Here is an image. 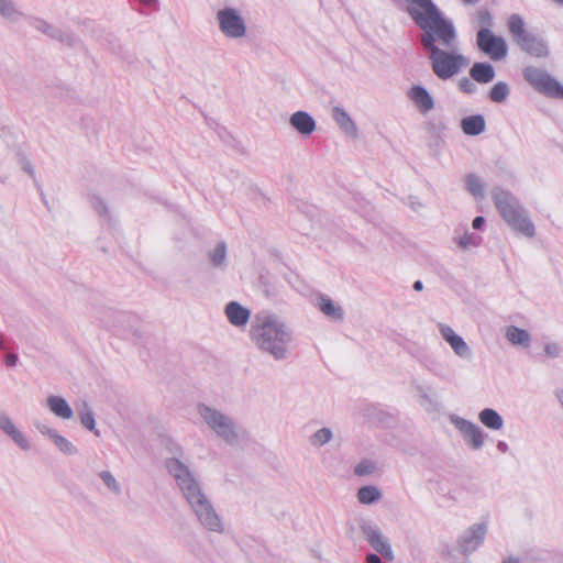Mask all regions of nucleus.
Instances as JSON below:
<instances>
[{"mask_svg":"<svg viewBox=\"0 0 563 563\" xmlns=\"http://www.w3.org/2000/svg\"><path fill=\"white\" fill-rule=\"evenodd\" d=\"M249 335L253 345L274 361L280 362L289 357L294 333L275 313L265 310L257 312L251 321Z\"/></svg>","mask_w":563,"mask_h":563,"instance_id":"f257e3e1","label":"nucleus"},{"mask_svg":"<svg viewBox=\"0 0 563 563\" xmlns=\"http://www.w3.org/2000/svg\"><path fill=\"white\" fill-rule=\"evenodd\" d=\"M408 3L407 13L423 31L437 35L442 47H453L456 42V31L453 23L445 19L432 0H405Z\"/></svg>","mask_w":563,"mask_h":563,"instance_id":"f03ea898","label":"nucleus"},{"mask_svg":"<svg viewBox=\"0 0 563 563\" xmlns=\"http://www.w3.org/2000/svg\"><path fill=\"white\" fill-rule=\"evenodd\" d=\"M437 41V35L432 36L430 33L421 35V44L428 52L433 74L441 80H449L468 65V59L455 51L457 41L453 47H445L446 49L438 46Z\"/></svg>","mask_w":563,"mask_h":563,"instance_id":"7ed1b4c3","label":"nucleus"},{"mask_svg":"<svg viewBox=\"0 0 563 563\" xmlns=\"http://www.w3.org/2000/svg\"><path fill=\"white\" fill-rule=\"evenodd\" d=\"M490 195L500 217L514 231L527 238L536 235V227L527 210L510 191L495 187Z\"/></svg>","mask_w":563,"mask_h":563,"instance_id":"20e7f679","label":"nucleus"},{"mask_svg":"<svg viewBox=\"0 0 563 563\" xmlns=\"http://www.w3.org/2000/svg\"><path fill=\"white\" fill-rule=\"evenodd\" d=\"M197 413L203 423L228 445L233 446L240 442V430L233 417L203 402L197 405Z\"/></svg>","mask_w":563,"mask_h":563,"instance_id":"39448f33","label":"nucleus"},{"mask_svg":"<svg viewBox=\"0 0 563 563\" xmlns=\"http://www.w3.org/2000/svg\"><path fill=\"white\" fill-rule=\"evenodd\" d=\"M164 464L185 500L203 490L198 473L181 450L178 455L167 457Z\"/></svg>","mask_w":563,"mask_h":563,"instance_id":"423d86ee","label":"nucleus"},{"mask_svg":"<svg viewBox=\"0 0 563 563\" xmlns=\"http://www.w3.org/2000/svg\"><path fill=\"white\" fill-rule=\"evenodd\" d=\"M112 334L135 344H142L147 339V331L139 317L131 312L113 311L110 316Z\"/></svg>","mask_w":563,"mask_h":563,"instance_id":"0eeeda50","label":"nucleus"},{"mask_svg":"<svg viewBox=\"0 0 563 563\" xmlns=\"http://www.w3.org/2000/svg\"><path fill=\"white\" fill-rule=\"evenodd\" d=\"M186 501L195 514L198 522L206 530L216 533H222L224 531V525L221 517L218 515L211 500L203 490L189 497Z\"/></svg>","mask_w":563,"mask_h":563,"instance_id":"6e6552de","label":"nucleus"},{"mask_svg":"<svg viewBox=\"0 0 563 563\" xmlns=\"http://www.w3.org/2000/svg\"><path fill=\"white\" fill-rule=\"evenodd\" d=\"M221 34L230 40H241L247 34V25L242 12L235 7H223L216 13Z\"/></svg>","mask_w":563,"mask_h":563,"instance_id":"1a4fd4ad","label":"nucleus"},{"mask_svg":"<svg viewBox=\"0 0 563 563\" xmlns=\"http://www.w3.org/2000/svg\"><path fill=\"white\" fill-rule=\"evenodd\" d=\"M488 529L487 520L474 522L465 528L455 540L456 551L463 556L475 553L484 544Z\"/></svg>","mask_w":563,"mask_h":563,"instance_id":"9d476101","label":"nucleus"},{"mask_svg":"<svg viewBox=\"0 0 563 563\" xmlns=\"http://www.w3.org/2000/svg\"><path fill=\"white\" fill-rule=\"evenodd\" d=\"M523 78L533 89L547 97L560 98L563 95V86L543 69L528 66L523 69Z\"/></svg>","mask_w":563,"mask_h":563,"instance_id":"9b49d317","label":"nucleus"},{"mask_svg":"<svg viewBox=\"0 0 563 563\" xmlns=\"http://www.w3.org/2000/svg\"><path fill=\"white\" fill-rule=\"evenodd\" d=\"M85 181L87 202L99 216H103L106 205L102 173L97 174L92 169H86Z\"/></svg>","mask_w":563,"mask_h":563,"instance_id":"f8f14e48","label":"nucleus"},{"mask_svg":"<svg viewBox=\"0 0 563 563\" xmlns=\"http://www.w3.org/2000/svg\"><path fill=\"white\" fill-rule=\"evenodd\" d=\"M476 44L479 51L493 60H501L508 54V46L504 37L495 35L492 30H478Z\"/></svg>","mask_w":563,"mask_h":563,"instance_id":"ddd939ff","label":"nucleus"},{"mask_svg":"<svg viewBox=\"0 0 563 563\" xmlns=\"http://www.w3.org/2000/svg\"><path fill=\"white\" fill-rule=\"evenodd\" d=\"M360 530L368 544L387 561L395 559L394 551L389 540L383 534L382 530L368 520H362Z\"/></svg>","mask_w":563,"mask_h":563,"instance_id":"4468645a","label":"nucleus"},{"mask_svg":"<svg viewBox=\"0 0 563 563\" xmlns=\"http://www.w3.org/2000/svg\"><path fill=\"white\" fill-rule=\"evenodd\" d=\"M450 422L456 428L464 438L466 444L473 450H479L483 448L485 433L476 423L457 415H451Z\"/></svg>","mask_w":563,"mask_h":563,"instance_id":"2eb2a0df","label":"nucleus"},{"mask_svg":"<svg viewBox=\"0 0 563 563\" xmlns=\"http://www.w3.org/2000/svg\"><path fill=\"white\" fill-rule=\"evenodd\" d=\"M438 330L442 339L450 345L456 356L465 361L472 360V349L461 335L455 333V331L450 325L440 322L438 323Z\"/></svg>","mask_w":563,"mask_h":563,"instance_id":"dca6fc26","label":"nucleus"},{"mask_svg":"<svg viewBox=\"0 0 563 563\" xmlns=\"http://www.w3.org/2000/svg\"><path fill=\"white\" fill-rule=\"evenodd\" d=\"M517 45L526 54L539 59L548 58L551 53L547 40L532 32Z\"/></svg>","mask_w":563,"mask_h":563,"instance_id":"f3484780","label":"nucleus"},{"mask_svg":"<svg viewBox=\"0 0 563 563\" xmlns=\"http://www.w3.org/2000/svg\"><path fill=\"white\" fill-rule=\"evenodd\" d=\"M36 430L45 438L51 440L54 445L64 454L74 455L77 453V448L65 437L59 434L57 430L51 428L43 422H35Z\"/></svg>","mask_w":563,"mask_h":563,"instance_id":"a211bd4d","label":"nucleus"},{"mask_svg":"<svg viewBox=\"0 0 563 563\" xmlns=\"http://www.w3.org/2000/svg\"><path fill=\"white\" fill-rule=\"evenodd\" d=\"M407 97L413 103L416 109L422 114L432 111L435 107L433 97L430 95L427 88L421 85H413L408 90Z\"/></svg>","mask_w":563,"mask_h":563,"instance_id":"6ab92c4d","label":"nucleus"},{"mask_svg":"<svg viewBox=\"0 0 563 563\" xmlns=\"http://www.w3.org/2000/svg\"><path fill=\"white\" fill-rule=\"evenodd\" d=\"M0 430L10 437L21 450L29 451L31 449V444L25 435L15 427L9 415L2 410H0Z\"/></svg>","mask_w":563,"mask_h":563,"instance_id":"aec40b11","label":"nucleus"},{"mask_svg":"<svg viewBox=\"0 0 563 563\" xmlns=\"http://www.w3.org/2000/svg\"><path fill=\"white\" fill-rule=\"evenodd\" d=\"M224 313L229 322L236 328L245 327L251 318V310L238 301L227 303Z\"/></svg>","mask_w":563,"mask_h":563,"instance_id":"412c9836","label":"nucleus"},{"mask_svg":"<svg viewBox=\"0 0 563 563\" xmlns=\"http://www.w3.org/2000/svg\"><path fill=\"white\" fill-rule=\"evenodd\" d=\"M289 124L301 135L308 136L316 130V120L307 111H296L289 117Z\"/></svg>","mask_w":563,"mask_h":563,"instance_id":"4be33fe9","label":"nucleus"},{"mask_svg":"<svg viewBox=\"0 0 563 563\" xmlns=\"http://www.w3.org/2000/svg\"><path fill=\"white\" fill-rule=\"evenodd\" d=\"M332 119L339 126V129L347 136L356 139L358 136V130L355 122L352 120L350 114L342 107L332 108Z\"/></svg>","mask_w":563,"mask_h":563,"instance_id":"5701e85b","label":"nucleus"},{"mask_svg":"<svg viewBox=\"0 0 563 563\" xmlns=\"http://www.w3.org/2000/svg\"><path fill=\"white\" fill-rule=\"evenodd\" d=\"M208 261L211 266L218 271H225L228 267V246L227 243L218 242L213 249L207 253Z\"/></svg>","mask_w":563,"mask_h":563,"instance_id":"b1692460","label":"nucleus"},{"mask_svg":"<svg viewBox=\"0 0 563 563\" xmlns=\"http://www.w3.org/2000/svg\"><path fill=\"white\" fill-rule=\"evenodd\" d=\"M317 307L330 320L341 321L344 318L343 309L325 295L317 298Z\"/></svg>","mask_w":563,"mask_h":563,"instance_id":"393cba45","label":"nucleus"},{"mask_svg":"<svg viewBox=\"0 0 563 563\" xmlns=\"http://www.w3.org/2000/svg\"><path fill=\"white\" fill-rule=\"evenodd\" d=\"M48 409L58 418L70 420L74 417V411L65 398L59 396H48L46 399Z\"/></svg>","mask_w":563,"mask_h":563,"instance_id":"a878e982","label":"nucleus"},{"mask_svg":"<svg viewBox=\"0 0 563 563\" xmlns=\"http://www.w3.org/2000/svg\"><path fill=\"white\" fill-rule=\"evenodd\" d=\"M471 78L478 84H488L495 76V68L488 63L476 62L470 69Z\"/></svg>","mask_w":563,"mask_h":563,"instance_id":"bb28decb","label":"nucleus"},{"mask_svg":"<svg viewBox=\"0 0 563 563\" xmlns=\"http://www.w3.org/2000/svg\"><path fill=\"white\" fill-rule=\"evenodd\" d=\"M505 338L515 346L527 349L531 344L530 333L527 330L516 325H508L505 329Z\"/></svg>","mask_w":563,"mask_h":563,"instance_id":"cd10ccee","label":"nucleus"},{"mask_svg":"<svg viewBox=\"0 0 563 563\" xmlns=\"http://www.w3.org/2000/svg\"><path fill=\"white\" fill-rule=\"evenodd\" d=\"M486 122L482 114L465 117L461 120V129L468 136L479 135L485 131Z\"/></svg>","mask_w":563,"mask_h":563,"instance_id":"c85d7f7f","label":"nucleus"},{"mask_svg":"<svg viewBox=\"0 0 563 563\" xmlns=\"http://www.w3.org/2000/svg\"><path fill=\"white\" fill-rule=\"evenodd\" d=\"M507 25L516 44H519L523 37L531 33L526 30L525 20L517 13H514L508 18Z\"/></svg>","mask_w":563,"mask_h":563,"instance_id":"c756f323","label":"nucleus"},{"mask_svg":"<svg viewBox=\"0 0 563 563\" xmlns=\"http://www.w3.org/2000/svg\"><path fill=\"white\" fill-rule=\"evenodd\" d=\"M465 188L476 200L485 198L486 185L484 180L476 174H467L465 176Z\"/></svg>","mask_w":563,"mask_h":563,"instance_id":"7c9ffc66","label":"nucleus"},{"mask_svg":"<svg viewBox=\"0 0 563 563\" xmlns=\"http://www.w3.org/2000/svg\"><path fill=\"white\" fill-rule=\"evenodd\" d=\"M479 421L490 430H501L504 427L503 417L492 408H485L478 413Z\"/></svg>","mask_w":563,"mask_h":563,"instance_id":"2f4dec72","label":"nucleus"},{"mask_svg":"<svg viewBox=\"0 0 563 563\" xmlns=\"http://www.w3.org/2000/svg\"><path fill=\"white\" fill-rule=\"evenodd\" d=\"M382 492L373 485L363 486L357 490V500L362 505H372L382 498Z\"/></svg>","mask_w":563,"mask_h":563,"instance_id":"473e14b6","label":"nucleus"},{"mask_svg":"<svg viewBox=\"0 0 563 563\" xmlns=\"http://www.w3.org/2000/svg\"><path fill=\"white\" fill-rule=\"evenodd\" d=\"M332 439H333L332 430L328 427H323V428H320L317 431H314L309 437V443L313 448H321V446L330 443L332 441Z\"/></svg>","mask_w":563,"mask_h":563,"instance_id":"72a5a7b5","label":"nucleus"},{"mask_svg":"<svg viewBox=\"0 0 563 563\" xmlns=\"http://www.w3.org/2000/svg\"><path fill=\"white\" fill-rule=\"evenodd\" d=\"M510 89L507 82L498 81L489 90L488 97L493 102L503 103L507 100Z\"/></svg>","mask_w":563,"mask_h":563,"instance_id":"f704fd0d","label":"nucleus"},{"mask_svg":"<svg viewBox=\"0 0 563 563\" xmlns=\"http://www.w3.org/2000/svg\"><path fill=\"white\" fill-rule=\"evenodd\" d=\"M0 14L12 22H16L22 16L12 0H0Z\"/></svg>","mask_w":563,"mask_h":563,"instance_id":"c9c22d12","label":"nucleus"},{"mask_svg":"<svg viewBox=\"0 0 563 563\" xmlns=\"http://www.w3.org/2000/svg\"><path fill=\"white\" fill-rule=\"evenodd\" d=\"M454 242L462 250H468L471 247H476L481 244L482 238L472 232H465L462 235L454 238Z\"/></svg>","mask_w":563,"mask_h":563,"instance_id":"e433bc0d","label":"nucleus"},{"mask_svg":"<svg viewBox=\"0 0 563 563\" xmlns=\"http://www.w3.org/2000/svg\"><path fill=\"white\" fill-rule=\"evenodd\" d=\"M32 25H33L36 30H38V31H41V32H43V33H45V34L49 35L51 37H54V38H57V40L64 41L63 32H62L60 30H58L57 27H55L54 25H52V24L47 23V22H46V21H44V20L35 19V20L33 21Z\"/></svg>","mask_w":563,"mask_h":563,"instance_id":"4c0bfd02","label":"nucleus"},{"mask_svg":"<svg viewBox=\"0 0 563 563\" xmlns=\"http://www.w3.org/2000/svg\"><path fill=\"white\" fill-rule=\"evenodd\" d=\"M80 416V422L81 424L90 430L95 431L96 422L92 411L89 409V407L85 404L79 412Z\"/></svg>","mask_w":563,"mask_h":563,"instance_id":"58836bf2","label":"nucleus"},{"mask_svg":"<svg viewBox=\"0 0 563 563\" xmlns=\"http://www.w3.org/2000/svg\"><path fill=\"white\" fill-rule=\"evenodd\" d=\"M477 23L479 24V30H490L494 24L493 15L487 9H479L476 12Z\"/></svg>","mask_w":563,"mask_h":563,"instance_id":"ea45409f","label":"nucleus"},{"mask_svg":"<svg viewBox=\"0 0 563 563\" xmlns=\"http://www.w3.org/2000/svg\"><path fill=\"white\" fill-rule=\"evenodd\" d=\"M419 396L421 398V405L427 410H437L438 409V401L435 398L431 395H429L422 387L418 388Z\"/></svg>","mask_w":563,"mask_h":563,"instance_id":"a19ab883","label":"nucleus"},{"mask_svg":"<svg viewBox=\"0 0 563 563\" xmlns=\"http://www.w3.org/2000/svg\"><path fill=\"white\" fill-rule=\"evenodd\" d=\"M563 353V347L558 342H548L544 344V354L549 358H558L561 357Z\"/></svg>","mask_w":563,"mask_h":563,"instance_id":"79ce46f5","label":"nucleus"},{"mask_svg":"<svg viewBox=\"0 0 563 563\" xmlns=\"http://www.w3.org/2000/svg\"><path fill=\"white\" fill-rule=\"evenodd\" d=\"M475 82L476 81H474L472 78L462 77L459 80L457 86L462 92L467 93V95H474L477 91V86Z\"/></svg>","mask_w":563,"mask_h":563,"instance_id":"37998d69","label":"nucleus"},{"mask_svg":"<svg viewBox=\"0 0 563 563\" xmlns=\"http://www.w3.org/2000/svg\"><path fill=\"white\" fill-rule=\"evenodd\" d=\"M374 468L375 466L371 461L364 460L355 465L354 474L357 476H367L374 472Z\"/></svg>","mask_w":563,"mask_h":563,"instance_id":"c03bdc74","label":"nucleus"},{"mask_svg":"<svg viewBox=\"0 0 563 563\" xmlns=\"http://www.w3.org/2000/svg\"><path fill=\"white\" fill-rule=\"evenodd\" d=\"M108 489L119 494L120 493V486L117 483L115 478L108 473Z\"/></svg>","mask_w":563,"mask_h":563,"instance_id":"a18cd8bd","label":"nucleus"},{"mask_svg":"<svg viewBox=\"0 0 563 563\" xmlns=\"http://www.w3.org/2000/svg\"><path fill=\"white\" fill-rule=\"evenodd\" d=\"M484 223H485V219H484V217L478 216V217L474 218V220H473V222H472V227H473V229H475V230H479V229H482V227L484 225Z\"/></svg>","mask_w":563,"mask_h":563,"instance_id":"49530a36","label":"nucleus"},{"mask_svg":"<svg viewBox=\"0 0 563 563\" xmlns=\"http://www.w3.org/2000/svg\"><path fill=\"white\" fill-rule=\"evenodd\" d=\"M553 394H554V398L556 399V401L563 409V387L556 388Z\"/></svg>","mask_w":563,"mask_h":563,"instance_id":"de8ad7c7","label":"nucleus"},{"mask_svg":"<svg viewBox=\"0 0 563 563\" xmlns=\"http://www.w3.org/2000/svg\"><path fill=\"white\" fill-rule=\"evenodd\" d=\"M18 362V355L16 354H13V353H10L7 355L5 357V363L8 366H14Z\"/></svg>","mask_w":563,"mask_h":563,"instance_id":"09e8293b","label":"nucleus"},{"mask_svg":"<svg viewBox=\"0 0 563 563\" xmlns=\"http://www.w3.org/2000/svg\"><path fill=\"white\" fill-rule=\"evenodd\" d=\"M366 563H383V562H382V559L377 554L369 553L366 555Z\"/></svg>","mask_w":563,"mask_h":563,"instance_id":"8fccbe9b","label":"nucleus"},{"mask_svg":"<svg viewBox=\"0 0 563 563\" xmlns=\"http://www.w3.org/2000/svg\"><path fill=\"white\" fill-rule=\"evenodd\" d=\"M497 449H498V451L506 453L508 451V444L504 441H499L497 443Z\"/></svg>","mask_w":563,"mask_h":563,"instance_id":"3c124183","label":"nucleus"},{"mask_svg":"<svg viewBox=\"0 0 563 563\" xmlns=\"http://www.w3.org/2000/svg\"><path fill=\"white\" fill-rule=\"evenodd\" d=\"M23 169L30 175V176H34V167L30 164V163H26L23 167Z\"/></svg>","mask_w":563,"mask_h":563,"instance_id":"603ef678","label":"nucleus"},{"mask_svg":"<svg viewBox=\"0 0 563 563\" xmlns=\"http://www.w3.org/2000/svg\"><path fill=\"white\" fill-rule=\"evenodd\" d=\"M422 288H423V284H422V282H421V280H416V282L413 283V289H415V290L420 291V290H422Z\"/></svg>","mask_w":563,"mask_h":563,"instance_id":"864d4df0","label":"nucleus"},{"mask_svg":"<svg viewBox=\"0 0 563 563\" xmlns=\"http://www.w3.org/2000/svg\"><path fill=\"white\" fill-rule=\"evenodd\" d=\"M144 5L153 7L157 3V0H140Z\"/></svg>","mask_w":563,"mask_h":563,"instance_id":"5fc2aeb1","label":"nucleus"},{"mask_svg":"<svg viewBox=\"0 0 563 563\" xmlns=\"http://www.w3.org/2000/svg\"><path fill=\"white\" fill-rule=\"evenodd\" d=\"M465 4H476L479 0H462Z\"/></svg>","mask_w":563,"mask_h":563,"instance_id":"6e6d98bb","label":"nucleus"},{"mask_svg":"<svg viewBox=\"0 0 563 563\" xmlns=\"http://www.w3.org/2000/svg\"><path fill=\"white\" fill-rule=\"evenodd\" d=\"M554 3L563 7V0H552Z\"/></svg>","mask_w":563,"mask_h":563,"instance_id":"4d7b16f0","label":"nucleus"},{"mask_svg":"<svg viewBox=\"0 0 563 563\" xmlns=\"http://www.w3.org/2000/svg\"><path fill=\"white\" fill-rule=\"evenodd\" d=\"M3 349V336L0 334V350Z\"/></svg>","mask_w":563,"mask_h":563,"instance_id":"13d9d810","label":"nucleus"},{"mask_svg":"<svg viewBox=\"0 0 563 563\" xmlns=\"http://www.w3.org/2000/svg\"><path fill=\"white\" fill-rule=\"evenodd\" d=\"M100 477H101V479H102L103 482H106V472H101V473H100Z\"/></svg>","mask_w":563,"mask_h":563,"instance_id":"bf43d9fd","label":"nucleus"},{"mask_svg":"<svg viewBox=\"0 0 563 563\" xmlns=\"http://www.w3.org/2000/svg\"><path fill=\"white\" fill-rule=\"evenodd\" d=\"M560 98H562V99H563V95H561V96H560Z\"/></svg>","mask_w":563,"mask_h":563,"instance_id":"052dcab7","label":"nucleus"}]
</instances>
